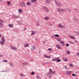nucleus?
<instances>
[{"label": "nucleus", "instance_id": "1", "mask_svg": "<svg viewBox=\"0 0 79 79\" xmlns=\"http://www.w3.org/2000/svg\"><path fill=\"white\" fill-rule=\"evenodd\" d=\"M57 10L58 13H63L66 11V9H65L58 8L57 9Z\"/></svg>", "mask_w": 79, "mask_h": 79}, {"label": "nucleus", "instance_id": "2", "mask_svg": "<svg viewBox=\"0 0 79 79\" xmlns=\"http://www.w3.org/2000/svg\"><path fill=\"white\" fill-rule=\"evenodd\" d=\"M21 6L23 8H26V3L24 1H22L20 2V4Z\"/></svg>", "mask_w": 79, "mask_h": 79}, {"label": "nucleus", "instance_id": "3", "mask_svg": "<svg viewBox=\"0 0 79 79\" xmlns=\"http://www.w3.org/2000/svg\"><path fill=\"white\" fill-rule=\"evenodd\" d=\"M54 0L56 4L58 5V6L59 7H61V4L60 2H59L58 1H56V0Z\"/></svg>", "mask_w": 79, "mask_h": 79}, {"label": "nucleus", "instance_id": "4", "mask_svg": "<svg viewBox=\"0 0 79 79\" xmlns=\"http://www.w3.org/2000/svg\"><path fill=\"white\" fill-rule=\"evenodd\" d=\"M43 8L44 9L45 11L46 12H48L49 11V10L48 9L47 7L45 6H43Z\"/></svg>", "mask_w": 79, "mask_h": 79}, {"label": "nucleus", "instance_id": "5", "mask_svg": "<svg viewBox=\"0 0 79 79\" xmlns=\"http://www.w3.org/2000/svg\"><path fill=\"white\" fill-rule=\"evenodd\" d=\"M31 32V36H32V35H35V34H36V31H32Z\"/></svg>", "mask_w": 79, "mask_h": 79}, {"label": "nucleus", "instance_id": "6", "mask_svg": "<svg viewBox=\"0 0 79 79\" xmlns=\"http://www.w3.org/2000/svg\"><path fill=\"white\" fill-rule=\"evenodd\" d=\"M58 26L60 28H61V29H63V28H65V26H63L61 24H60Z\"/></svg>", "mask_w": 79, "mask_h": 79}, {"label": "nucleus", "instance_id": "7", "mask_svg": "<svg viewBox=\"0 0 79 79\" xmlns=\"http://www.w3.org/2000/svg\"><path fill=\"white\" fill-rule=\"evenodd\" d=\"M10 48L13 50H17V48L15 47H13L12 46H10Z\"/></svg>", "mask_w": 79, "mask_h": 79}, {"label": "nucleus", "instance_id": "8", "mask_svg": "<svg viewBox=\"0 0 79 79\" xmlns=\"http://www.w3.org/2000/svg\"><path fill=\"white\" fill-rule=\"evenodd\" d=\"M36 47L35 46H33L31 47V51H33L35 49Z\"/></svg>", "mask_w": 79, "mask_h": 79}, {"label": "nucleus", "instance_id": "9", "mask_svg": "<svg viewBox=\"0 0 79 79\" xmlns=\"http://www.w3.org/2000/svg\"><path fill=\"white\" fill-rule=\"evenodd\" d=\"M12 16L14 18H19V15H16L15 14H13L12 15Z\"/></svg>", "mask_w": 79, "mask_h": 79}, {"label": "nucleus", "instance_id": "10", "mask_svg": "<svg viewBox=\"0 0 79 79\" xmlns=\"http://www.w3.org/2000/svg\"><path fill=\"white\" fill-rule=\"evenodd\" d=\"M71 73V71H66L65 72V74H70Z\"/></svg>", "mask_w": 79, "mask_h": 79}, {"label": "nucleus", "instance_id": "11", "mask_svg": "<svg viewBox=\"0 0 79 79\" xmlns=\"http://www.w3.org/2000/svg\"><path fill=\"white\" fill-rule=\"evenodd\" d=\"M59 58V57H57L56 58H54L52 60V61H56V60H58Z\"/></svg>", "mask_w": 79, "mask_h": 79}, {"label": "nucleus", "instance_id": "12", "mask_svg": "<svg viewBox=\"0 0 79 79\" xmlns=\"http://www.w3.org/2000/svg\"><path fill=\"white\" fill-rule=\"evenodd\" d=\"M24 46L25 47H28L29 46V44L27 43L25 44L24 45Z\"/></svg>", "mask_w": 79, "mask_h": 79}, {"label": "nucleus", "instance_id": "13", "mask_svg": "<svg viewBox=\"0 0 79 79\" xmlns=\"http://www.w3.org/2000/svg\"><path fill=\"white\" fill-rule=\"evenodd\" d=\"M44 19L46 21H48L49 19V17L47 16L45 17Z\"/></svg>", "mask_w": 79, "mask_h": 79}, {"label": "nucleus", "instance_id": "14", "mask_svg": "<svg viewBox=\"0 0 79 79\" xmlns=\"http://www.w3.org/2000/svg\"><path fill=\"white\" fill-rule=\"evenodd\" d=\"M60 43H61V44L62 46H64V43L63 41L60 42Z\"/></svg>", "mask_w": 79, "mask_h": 79}, {"label": "nucleus", "instance_id": "15", "mask_svg": "<svg viewBox=\"0 0 79 79\" xmlns=\"http://www.w3.org/2000/svg\"><path fill=\"white\" fill-rule=\"evenodd\" d=\"M1 40L3 42H5V39H4V37L3 36H2L1 38Z\"/></svg>", "mask_w": 79, "mask_h": 79}, {"label": "nucleus", "instance_id": "16", "mask_svg": "<svg viewBox=\"0 0 79 79\" xmlns=\"http://www.w3.org/2000/svg\"><path fill=\"white\" fill-rule=\"evenodd\" d=\"M26 5L28 6V5H31V2H27L26 3Z\"/></svg>", "mask_w": 79, "mask_h": 79}, {"label": "nucleus", "instance_id": "17", "mask_svg": "<svg viewBox=\"0 0 79 79\" xmlns=\"http://www.w3.org/2000/svg\"><path fill=\"white\" fill-rule=\"evenodd\" d=\"M8 26L10 27H13V24H9Z\"/></svg>", "mask_w": 79, "mask_h": 79}, {"label": "nucleus", "instance_id": "18", "mask_svg": "<svg viewBox=\"0 0 79 79\" xmlns=\"http://www.w3.org/2000/svg\"><path fill=\"white\" fill-rule=\"evenodd\" d=\"M4 43H5V42L4 41H0V43L2 45H3L4 44Z\"/></svg>", "mask_w": 79, "mask_h": 79}, {"label": "nucleus", "instance_id": "19", "mask_svg": "<svg viewBox=\"0 0 79 79\" xmlns=\"http://www.w3.org/2000/svg\"><path fill=\"white\" fill-rule=\"evenodd\" d=\"M56 47L58 49H60V50L61 49V47L59 45H56Z\"/></svg>", "mask_w": 79, "mask_h": 79}, {"label": "nucleus", "instance_id": "20", "mask_svg": "<svg viewBox=\"0 0 79 79\" xmlns=\"http://www.w3.org/2000/svg\"><path fill=\"white\" fill-rule=\"evenodd\" d=\"M45 2L47 4H50V1L48 0H47Z\"/></svg>", "mask_w": 79, "mask_h": 79}, {"label": "nucleus", "instance_id": "21", "mask_svg": "<svg viewBox=\"0 0 79 79\" xmlns=\"http://www.w3.org/2000/svg\"><path fill=\"white\" fill-rule=\"evenodd\" d=\"M74 21L75 22H77H77H78V19H77V18H75L74 19Z\"/></svg>", "mask_w": 79, "mask_h": 79}, {"label": "nucleus", "instance_id": "22", "mask_svg": "<svg viewBox=\"0 0 79 79\" xmlns=\"http://www.w3.org/2000/svg\"><path fill=\"white\" fill-rule=\"evenodd\" d=\"M63 60H64V61H68V59H67V58H63Z\"/></svg>", "mask_w": 79, "mask_h": 79}, {"label": "nucleus", "instance_id": "23", "mask_svg": "<svg viewBox=\"0 0 79 79\" xmlns=\"http://www.w3.org/2000/svg\"><path fill=\"white\" fill-rule=\"evenodd\" d=\"M10 64L11 67H13V63L11 62L10 63Z\"/></svg>", "mask_w": 79, "mask_h": 79}, {"label": "nucleus", "instance_id": "24", "mask_svg": "<svg viewBox=\"0 0 79 79\" xmlns=\"http://www.w3.org/2000/svg\"><path fill=\"white\" fill-rule=\"evenodd\" d=\"M23 66H26V65H27V64H28V63H23Z\"/></svg>", "mask_w": 79, "mask_h": 79}, {"label": "nucleus", "instance_id": "25", "mask_svg": "<svg viewBox=\"0 0 79 79\" xmlns=\"http://www.w3.org/2000/svg\"><path fill=\"white\" fill-rule=\"evenodd\" d=\"M66 53H67V54H69L70 53V52L68 50H67L66 52Z\"/></svg>", "mask_w": 79, "mask_h": 79}, {"label": "nucleus", "instance_id": "26", "mask_svg": "<svg viewBox=\"0 0 79 79\" xmlns=\"http://www.w3.org/2000/svg\"><path fill=\"white\" fill-rule=\"evenodd\" d=\"M36 78L37 79H41V77H39V76H36Z\"/></svg>", "mask_w": 79, "mask_h": 79}, {"label": "nucleus", "instance_id": "27", "mask_svg": "<svg viewBox=\"0 0 79 79\" xmlns=\"http://www.w3.org/2000/svg\"><path fill=\"white\" fill-rule=\"evenodd\" d=\"M31 1L32 2H33V3H34L35 2L37 1L36 0H31Z\"/></svg>", "mask_w": 79, "mask_h": 79}, {"label": "nucleus", "instance_id": "28", "mask_svg": "<svg viewBox=\"0 0 79 79\" xmlns=\"http://www.w3.org/2000/svg\"><path fill=\"white\" fill-rule=\"evenodd\" d=\"M68 11H69V13H71V10L70 9H69V8H68L67 9Z\"/></svg>", "mask_w": 79, "mask_h": 79}, {"label": "nucleus", "instance_id": "29", "mask_svg": "<svg viewBox=\"0 0 79 79\" xmlns=\"http://www.w3.org/2000/svg\"><path fill=\"white\" fill-rule=\"evenodd\" d=\"M2 61H3V62H5V63H7V62H8V61L6 60H3Z\"/></svg>", "mask_w": 79, "mask_h": 79}, {"label": "nucleus", "instance_id": "30", "mask_svg": "<svg viewBox=\"0 0 79 79\" xmlns=\"http://www.w3.org/2000/svg\"><path fill=\"white\" fill-rule=\"evenodd\" d=\"M46 58H51V56H47Z\"/></svg>", "mask_w": 79, "mask_h": 79}, {"label": "nucleus", "instance_id": "31", "mask_svg": "<svg viewBox=\"0 0 79 79\" xmlns=\"http://www.w3.org/2000/svg\"><path fill=\"white\" fill-rule=\"evenodd\" d=\"M69 37H70V38H71L72 39H73V36H71V35H69Z\"/></svg>", "mask_w": 79, "mask_h": 79}, {"label": "nucleus", "instance_id": "32", "mask_svg": "<svg viewBox=\"0 0 79 79\" xmlns=\"http://www.w3.org/2000/svg\"><path fill=\"white\" fill-rule=\"evenodd\" d=\"M49 72L52 74V73L53 72V70L52 69H49Z\"/></svg>", "mask_w": 79, "mask_h": 79}, {"label": "nucleus", "instance_id": "33", "mask_svg": "<svg viewBox=\"0 0 79 79\" xmlns=\"http://www.w3.org/2000/svg\"><path fill=\"white\" fill-rule=\"evenodd\" d=\"M57 40H58L59 41V42H61V38H59L58 39H57Z\"/></svg>", "mask_w": 79, "mask_h": 79}, {"label": "nucleus", "instance_id": "34", "mask_svg": "<svg viewBox=\"0 0 79 79\" xmlns=\"http://www.w3.org/2000/svg\"><path fill=\"white\" fill-rule=\"evenodd\" d=\"M65 45L66 47H69V44L68 43L66 44Z\"/></svg>", "mask_w": 79, "mask_h": 79}, {"label": "nucleus", "instance_id": "35", "mask_svg": "<svg viewBox=\"0 0 79 79\" xmlns=\"http://www.w3.org/2000/svg\"><path fill=\"white\" fill-rule=\"evenodd\" d=\"M37 26H40V24H39V21L37 23Z\"/></svg>", "mask_w": 79, "mask_h": 79}, {"label": "nucleus", "instance_id": "36", "mask_svg": "<svg viewBox=\"0 0 79 79\" xmlns=\"http://www.w3.org/2000/svg\"><path fill=\"white\" fill-rule=\"evenodd\" d=\"M48 51H51V50H52V48H49L48 49Z\"/></svg>", "mask_w": 79, "mask_h": 79}, {"label": "nucleus", "instance_id": "37", "mask_svg": "<svg viewBox=\"0 0 79 79\" xmlns=\"http://www.w3.org/2000/svg\"><path fill=\"white\" fill-rule=\"evenodd\" d=\"M48 78L49 79H50L51 78V77H52V75H49V76H48Z\"/></svg>", "mask_w": 79, "mask_h": 79}, {"label": "nucleus", "instance_id": "38", "mask_svg": "<svg viewBox=\"0 0 79 79\" xmlns=\"http://www.w3.org/2000/svg\"><path fill=\"white\" fill-rule=\"evenodd\" d=\"M61 61V60L59 59L57 60V62H58Z\"/></svg>", "mask_w": 79, "mask_h": 79}, {"label": "nucleus", "instance_id": "39", "mask_svg": "<svg viewBox=\"0 0 79 79\" xmlns=\"http://www.w3.org/2000/svg\"><path fill=\"white\" fill-rule=\"evenodd\" d=\"M0 21H1V22H2V23H4L3 21V20H2V19H0Z\"/></svg>", "mask_w": 79, "mask_h": 79}, {"label": "nucleus", "instance_id": "40", "mask_svg": "<svg viewBox=\"0 0 79 79\" xmlns=\"http://www.w3.org/2000/svg\"><path fill=\"white\" fill-rule=\"evenodd\" d=\"M20 76H21L22 77H24V74H20Z\"/></svg>", "mask_w": 79, "mask_h": 79}, {"label": "nucleus", "instance_id": "41", "mask_svg": "<svg viewBox=\"0 0 79 79\" xmlns=\"http://www.w3.org/2000/svg\"><path fill=\"white\" fill-rule=\"evenodd\" d=\"M48 76H49L50 74H52V73H51L50 72H48Z\"/></svg>", "mask_w": 79, "mask_h": 79}, {"label": "nucleus", "instance_id": "42", "mask_svg": "<svg viewBox=\"0 0 79 79\" xmlns=\"http://www.w3.org/2000/svg\"><path fill=\"white\" fill-rule=\"evenodd\" d=\"M55 35V36H56V37H59V35L58 34Z\"/></svg>", "mask_w": 79, "mask_h": 79}, {"label": "nucleus", "instance_id": "43", "mask_svg": "<svg viewBox=\"0 0 79 79\" xmlns=\"http://www.w3.org/2000/svg\"><path fill=\"white\" fill-rule=\"evenodd\" d=\"M31 74H35V73H34V72L33 71L31 73Z\"/></svg>", "mask_w": 79, "mask_h": 79}, {"label": "nucleus", "instance_id": "44", "mask_svg": "<svg viewBox=\"0 0 79 79\" xmlns=\"http://www.w3.org/2000/svg\"><path fill=\"white\" fill-rule=\"evenodd\" d=\"M72 75L73 76H76V75L74 73L72 74Z\"/></svg>", "mask_w": 79, "mask_h": 79}, {"label": "nucleus", "instance_id": "45", "mask_svg": "<svg viewBox=\"0 0 79 79\" xmlns=\"http://www.w3.org/2000/svg\"><path fill=\"white\" fill-rule=\"evenodd\" d=\"M77 56L79 57V53H77Z\"/></svg>", "mask_w": 79, "mask_h": 79}, {"label": "nucleus", "instance_id": "46", "mask_svg": "<svg viewBox=\"0 0 79 79\" xmlns=\"http://www.w3.org/2000/svg\"><path fill=\"white\" fill-rule=\"evenodd\" d=\"M7 4H8V5H10V2L7 1Z\"/></svg>", "mask_w": 79, "mask_h": 79}, {"label": "nucleus", "instance_id": "47", "mask_svg": "<svg viewBox=\"0 0 79 79\" xmlns=\"http://www.w3.org/2000/svg\"><path fill=\"white\" fill-rule=\"evenodd\" d=\"M26 29V28H24L23 29V31H25Z\"/></svg>", "mask_w": 79, "mask_h": 79}, {"label": "nucleus", "instance_id": "48", "mask_svg": "<svg viewBox=\"0 0 79 79\" xmlns=\"http://www.w3.org/2000/svg\"><path fill=\"white\" fill-rule=\"evenodd\" d=\"M69 65L70 66H73V64H72L71 63L69 64Z\"/></svg>", "mask_w": 79, "mask_h": 79}, {"label": "nucleus", "instance_id": "49", "mask_svg": "<svg viewBox=\"0 0 79 79\" xmlns=\"http://www.w3.org/2000/svg\"><path fill=\"white\" fill-rule=\"evenodd\" d=\"M47 56L45 55H44V58H47Z\"/></svg>", "mask_w": 79, "mask_h": 79}, {"label": "nucleus", "instance_id": "50", "mask_svg": "<svg viewBox=\"0 0 79 79\" xmlns=\"http://www.w3.org/2000/svg\"><path fill=\"white\" fill-rule=\"evenodd\" d=\"M2 23H0V26H1V27H2Z\"/></svg>", "mask_w": 79, "mask_h": 79}, {"label": "nucleus", "instance_id": "51", "mask_svg": "<svg viewBox=\"0 0 79 79\" xmlns=\"http://www.w3.org/2000/svg\"><path fill=\"white\" fill-rule=\"evenodd\" d=\"M56 73L55 72H52V74H56Z\"/></svg>", "mask_w": 79, "mask_h": 79}, {"label": "nucleus", "instance_id": "52", "mask_svg": "<svg viewBox=\"0 0 79 79\" xmlns=\"http://www.w3.org/2000/svg\"><path fill=\"white\" fill-rule=\"evenodd\" d=\"M22 12H23V10L22 9H20V13H22Z\"/></svg>", "mask_w": 79, "mask_h": 79}, {"label": "nucleus", "instance_id": "53", "mask_svg": "<svg viewBox=\"0 0 79 79\" xmlns=\"http://www.w3.org/2000/svg\"><path fill=\"white\" fill-rule=\"evenodd\" d=\"M65 69H67V66H66V65L65 66Z\"/></svg>", "mask_w": 79, "mask_h": 79}, {"label": "nucleus", "instance_id": "54", "mask_svg": "<svg viewBox=\"0 0 79 79\" xmlns=\"http://www.w3.org/2000/svg\"><path fill=\"white\" fill-rule=\"evenodd\" d=\"M49 26H52L53 25V23H50L49 24Z\"/></svg>", "mask_w": 79, "mask_h": 79}, {"label": "nucleus", "instance_id": "55", "mask_svg": "<svg viewBox=\"0 0 79 79\" xmlns=\"http://www.w3.org/2000/svg\"><path fill=\"white\" fill-rule=\"evenodd\" d=\"M44 63H45V64H49V62H44Z\"/></svg>", "mask_w": 79, "mask_h": 79}, {"label": "nucleus", "instance_id": "56", "mask_svg": "<svg viewBox=\"0 0 79 79\" xmlns=\"http://www.w3.org/2000/svg\"><path fill=\"white\" fill-rule=\"evenodd\" d=\"M76 38H75V37L74 36H73V39H76Z\"/></svg>", "mask_w": 79, "mask_h": 79}, {"label": "nucleus", "instance_id": "57", "mask_svg": "<svg viewBox=\"0 0 79 79\" xmlns=\"http://www.w3.org/2000/svg\"><path fill=\"white\" fill-rule=\"evenodd\" d=\"M52 37H53V38H55V36L52 35Z\"/></svg>", "mask_w": 79, "mask_h": 79}, {"label": "nucleus", "instance_id": "58", "mask_svg": "<svg viewBox=\"0 0 79 79\" xmlns=\"http://www.w3.org/2000/svg\"><path fill=\"white\" fill-rule=\"evenodd\" d=\"M19 13H20V9L19 10Z\"/></svg>", "mask_w": 79, "mask_h": 79}, {"label": "nucleus", "instance_id": "59", "mask_svg": "<svg viewBox=\"0 0 79 79\" xmlns=\"http://www.w3.org/2000/svg\"><path fill=\"white\" fill-rule=\"evenodd\" d=\"M74 10L75 11H76V10H77V9L76 8H74Z\"/></svg>", "mask_w": 79, "mask_h": 79}, {"label": "nucleus", "instance_id": "60", "mask_svg": "<svg viewBox=\"0 0 79 79\" xmlns=\"http://www.w3.org/2000/svg\"><path fill=\"white\" fill-rule=\"evenodd\" d=\"M31 61H33V59H31Z\"/></svg>", "mask_w": 79, "mask_h": 79}, {"label": "nucleus", "instance_id": "61", "mask_svg": "<svg viewBox=\"0 0 79 79\" xmlns=\"http://www.w3.org/2000/svg\"><path fill=\"white\" fill-rule=\"evenodd\" d=\"M2 56H3L2 55H0V57H2Z\"/></svg>", "mask_w": 79, "mask_h": 79}, {"label": "nucleus", "instance_id": "62", "mask_svg": "<svg viewBox=\"0 0 79 79\" xmlns=\"http://www.w3.org/2000/svg\"><path fill=\"white\" fill-rule=\"evenodd\" d=\"M2 37V35L0 34V38Z\"/></svg>", "mask_w": 79, "mask_h": 79}, {"label": "nucleus", "instance_id": "63", "mask_svg": "<svg viewBox=\"0 0 79 79\" xmlns=\"http://www.w3.org/2000/svg\"><path fill=\"white\" fill-rule=\"evenodd\" d=\"M77 34L78 35H79V32H78Z\"/></svg>", "mask_w": 79, "mask_h": 79}, {"label": "nucleus", "instance_id": "64", "mask_svg": "<svg viewBox=\"0 0 79 79\" xmlns=\"http://www.w3.org/2000/svg\"><path fill=\"white\" fill-rule=\"evenodd\" d=\"M74 42H75L76 43V42H77V41L75 40V41H74Z\"/></svg>", "mask_w": 79, "mask_h": 79}]
</instances>
